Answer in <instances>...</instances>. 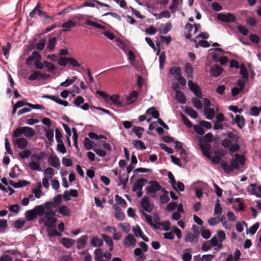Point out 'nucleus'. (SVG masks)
I'll return each mask as SVG.
<instances>
[{
	"label": "nucleus",
	"instance_id": "f257e3e1",
	"mask_svg": "<svg viewBox=\"0 0 261 261\" xmlns=\"http://www.w3.org/2000/svg\"><path fill=\"white\" fill-rule=\"evenodd\" d=\"M230 129L231 130L222 134L225 138L222 141V145L224 148H229L230 152H234L239 150L240 148L239 143L240 137L237 130L232 128Z\"/></svg>",
	"mask_w": 261,
	"mask_h": 261
},
{
	"label": "nucleus",
	"instance_id": "f03ea898",
	"mask_svg": "<svg viewBox=\"0 0 261 261\" xmlns=\"http://www.w3.org/2000/svg\"><path fill=\"white\" fill-rule=\"evenodd\" d=\"M213 140V135L211 133H208L203 137L199 138L198 142L199 146L203 154L208 156V151L212 150V146L210 144Z\"/></svg>",
	"mask_w": 261,
	"mask_h": 261
},
{
	"label": "nucleus",
	"instance_id": "7ed1b4c3",
	"mask_svg": "<svg viewBox=\"0 0 261 261\" xmlns=\"http://www.w3.org/2000/svg\"><path fill=\"white\" fill-rule=\"evenodd\" d=\"M55 215V212L53 210H50L45 213L44 219L39 220V223L41 224L44 223V226L47 227V228H55L57 219Z\"/></svg>",
	"mask_w": 261,
	"mask_h": 261
},
{
	"label": "nucleus",
	"instance_id": "20e7f679",
	"mask_svg": "<svg viewBox=\"0 0 261 261\" xmlns=\"http://www.w3.org/2000/svg\"><path fill=\"white\" fill-rule=\"evenodd\" d=\"M22 134L27 138H31L35 135V131L33 128L30 127H19L15 130L13 134V137L18 138Z\"/></svg>",
	"mask_w": 261,
	"mask_h": 261
},
{
	"label": "nucleus",
	"instance_id": "39448f33",
	"mask_svg": "<svg viewBox=\"0 0 261 261\" xmlns=\"http://www.w3.org/2000/svg\"><path fill=\"white\" fill-rule=\"evenodd\" d=\"M217 19L225 23L235 22L237 19L236 16L231 13H219L217 15Z\"/></svg>",
	"mask_w": 261,
	"mask_h": 261
},
{
	"label": "nucleus",
	"instance_id": "423d86ee",
	"mask_svg": "<svg viewBox=\"0 0 261 261\" xmlns=\"http://www.w3.org/2000/svg\"><path fill=\"white\" fill-rule=\"evenodd\" d=\"M239 163L241 165H244L245 164V158L244 155L237 153L235 154V159H233L230 162V165L232 167V170L238 168Z\"/></svg>",
	"mask_w": 261,
	"mask_h": 261
},
{
	"label": "nucleus",
	"instance_id": "0eeeda50",
	"mask_svg": "<svg viewBox=\"0 0 261 261\" xmlns=\"http://www.w3.org/2000/svg\"><path fill=\"white\" fill-rule=\"evenodd\" d=\"M193 233H188L185 238V241L186 242H191L195 244L198 241V238L199 235V229H193Z\"/></svg>",
	"mask_w": 261,
	"mask_h": 261
},
{
	"label": "nucleus",
	"instance_id": "6e6552de",
	"mask_svg": "<svg viewBox=\"0 0 261 261\" xmlns=\"http://www.w3.org/2000/svg\"><path fill=\"white\" fill-rule=\"evenodd\" d=\"M123 245L126 248H134L136 245V240L133 235L128 234L123 241Z\"/></svg>",
	"mask_w": 261,
	"mask_h": 261
},
{
	"label": "nucleus",
	"instance_id": "1a4fd4ad",
	"mask_svg": "<svg viewBox=\"0 0 261 261\" xmlns=\"http://www.w3.org/2000/svg\"><path fill=\"white\" fill-rule=\"evenodd\" d=\"M149 186H147L146 187V190L148 193L154 194L156 192L161 190V186L156 181H150L149 182Z\"/></svg>",
	"mask_w": 261,
	"mask_h": 261
},
{
	"label": "nucleus",
	"instance_id": "9d476101",
	"mask_svg": "<svg viewBox=\"0 0 261 261\" xmlns=\"http://www.w3.org/2000/svg\"><path fill=\"white\" fill-rule=\"evenodd\" d=\"M147 182V180L144 178L137 179V181L134 184L133 191L136 192L138 190H142L144 184Z\"/></svg>",
	"mask_w": 261,
	"mask_h": 261
},
{
	"label": "nucleus",
	"instance_id": "9b49d317",
	"mask_svg": "<svg viewBox=\"0 0 261 261\" xmlns=\"http://www.w3.org/2000/svg\"><path fill=\"white\" fill-rule=\"evenodd\" d=\"M143 215L145 217L146 222L153 228H160L159 226H157L156 224L158 223V221L159 219V217H156L154 220L155 223H153L152 221V217L150 215H148L144 212H143Z\"/></svg>",
	"mask_w": 261,
	"mask_h": 261
},
{
	"label": "nucleus",
	"instance_id": "f8f14e48",
	"mask_svg": "<svg viewBox=\"0 0 261 261\" xmlns=\"http://www.w3.org/2000/svg\"><path fill=\"white\" fill-rule=\"evenodd\" d=\"M141 205L143 210L148 213H150L153 210V207L150 205L149 200L145 197L142 199Z\"/></svg>",
	"mask_w": 261,
	"mask_h": 261
},
{
	"label": "nucleus",
	"instance_id": "ddd939ff",
	"mask_svg": "<svg viewBox=\"0 0 261 261\" xmlns=\"http://www.w3.org/2000/svg\"><path fill=\"white\" fill-rule=\"evenodd\" d=\"M13 142L16 144L18 148L20 149H24L28 144V141L24 138H19L15 139L14 140Z\"/></svg>",
	"mask_w": 261,
	"mask_h": 261
},
{
	"label": "nucleus",
	"instance_id": "4468645a",
	"mask_svg": "<svg viewBox=\"0 0 261 261\" xmlns=\"http://www.w3.org/2000/svg\"><path fill=\"white\" fill-rule=\"evenodd\" d=\"M76 24V22L72 20H69L62 24L63 28V32H68L70 31L72 28H74Z\"/></svg>",
	"mask_w": 261,
	"mask_h": 261
},
{
	"label": "nucleus",
	"instance_id": "2eb2a0df",
	"mask_svg": "<svg viewBox=\"0 0 261 261\" xmlns=\"http://www.w3.org/2000/svg\"><path fill=\"white\" fill-rule=\"evenodd\" d=\"M58 212L64 217H69L71 215V210L66 205L60 206Z\"/></svg>",
	"mask_w": 261,
	"mask_h": 261
},
{
	"label": "nucleus",
	"instance_id": "dca6fc26",
	"mask_svg": "<svg viewBox=\"0 0 261 261\" xmlns=\"http://www.w3.org/2000/svg\"><path fill=\"white\" fill-rule=\"evenodd\" d=\"M232 123H236L239 128L242 129L245 125V119L243 116L237 115Z\"/></svg>",
	"mask_w": 261,
	"mask_h": 261
},
{
	"label": "nucleus",
	"instance_id": "f3484780",
	"mask_svg": "<svg viewBox=\"0 0 261 261\" xmlns=\"http://www.w3.org/2000/svg\"><path fill=\"white\" fill-rule=\"evenodd\" d=\"M48 162L50 166L57 169H59L60 166V160L57 156H50Z\"/></svg>",
	"mask_w": 261,
	"mask_h": 261
},
{
	"label": "nucleus",
	"instance_id": "a211bd4d",
	"mask_svg": "<svg viewBox=\"0 0 261 261\" xmlns=\"http://www.w3.org/2000/svg\"><path fill=\"white\" fill-rule=\"evenodd\" d=\"M211 244L212 247H217L215 250L218 251L222 247V244L219 242V240L217 238L216 236H214L212 239L208 241Z\"/></svg>",
	"mask_w": 261,
	"mask_h": 261
},
{
	"label": "nucleus",
	"instance_id": "6ab92c4d",
	"mask_svg": "<svg viewBox=\"0 0 261 261\" xmlns=\"http://www.w3.org/2000/svg\"><path fill=\"white\" fill-rule=\"evenodd\" d=\"M134 255L136 256L137 261H143L146 258V256L140 248H136L134 250Z\"/></svg>",
	"mask_w": 261,
	"mask_h": 261
},
{
	"label": "nucleus",
	"instance_id": "aec40b11",
	"mask_svg": "<svg viewBox=\"0 0 261 261\" xmlns=\"http://www.w3.org/2000/svg\"><path fill=\"white\" fill-rule=\"evenodd\" d=\"M174 89L176 91L175 97L178 102L180 103H185L187 99L184 93L179 90H176L175 88Z\"/></svg>",
	"mask_w": 261,
	"mask_h": 261
},
{
	"label": "nucleus",
	"instance_id": "412c9836",
	"mask_svg": "<svg viewBox=\"0 0 261 261\" xmlns=\"http://www.w3.org/2000/svg\"><path fill=\"white\" fill-rule=\"evenodd\" d=\"M181 258L184 261H190L192 259L191 250L190 249L184 250L181 254Z\"/></svg>",
	"mask_w": 261,
	"mask_h": 261
},
{
	"label": "nucleus",
	"instance_id": "4be33fe9",
	"mask_svg": "<svg viewBox=\"0 0 261 261\" xmlns=\"http://www.w3.org/2000/svg\"><path fill=\"white\" fill-rule=\"evenodd\" d=\"M113 208L115 210V215L116 218L122 220L124 218V215L122 210L117 205H113Z\"/></svg>",
	"mask_w": 261,
	"mask_h": 261
},
{
	"label": "nucleus",
	"instance_id": "5701e85b",
	"mask_svg": "<svg viewBox=\"0 0 261 261\" xmlns=\"http://www.w3.org/2000/svg\"><path fill=\"white\" fill-rule=\"evenodd\" d=\"M222 70L223 69L220 66L218 65H215V66L211 68L210 72L213 76L217 77L221 74Z\"/></svg>",
	"mask_w": 261,
	"mask_h": 261
},
{
	"label": "nucleus",
	"instance_id": "b1692460",
	"mask_svg": "<svg viewBox=\"0 0 261 261\" xmlns=\"http://www.w3.org/2000/svg\"><path fill=\"white\" fill-rule=\"evenodd\" d=\"M138 96V92L137 91H132L130 94L127 96L126 100L127 101L128 104H131L134 102L137 98Z\"/></svg>",
	"mask_w": 261,
	"mask_h": 261
},
{
	"label": "nucleus",
	"instance_id": "393cba45",
	"mask_svg": "<svg viewBox=\"0 0 261 261\" xmlns=\"http://www.w3.org/2000/svg\"><path fill=\"white\" fill-rule=\"evenodd\" d=\"M146 114L151 115L152 117L154 119L160 118L159 112L156 110V108L152 107L148 109L146 112Z\"/></svg>",
	"mask_w": 261,
	"mask_h": 261
},
{
	"label": "nucleus",
	"instance_id": "a878e982",
	"mask_svg": "<svg viewBox=\"0 0 261 261\" xmlns=\"http://www.w3.org/2000/svg\"><path fill=\"white\" fill-rule=\"evenodd\" d=\"M109 99L113 102V103L118 107L122 106V102L119 100V96L118 94H114L110 96Z\"/></svg>",
	"mask_w": 261,
	"mask_h": 261
},
{
	"label": "nucleus",
	"instance_id": "bb28decb",
	"mask_svg": "<svg viewBox=\"0 0 261 261\" xmlns=\"http://www.w3.org/2000/svg\"><path fill=\"white\" fill-rule=\"evenodd\" d=\"M41 58V55L40 54L36 51H34L32 53V56H30L27 60V63L28 64H31V62L35 60H39Z\"/></svg>",
	"mask_w": 261,
	"mask_h": 261
},
{
	"label": "nucleus",
	"instance_id": "cd10ccee",
	"mask_svg": "<svg viewBox=\"0 0 261 261\" xmlns=\"http://www.w3.org/2000/svg\"><path fill=\"white\" fill-rule=\"evenodd\" d=\"M185 112L192 118L195 119L198 116L197 112L190 107H186L185 108Z\"/></svg>",
	"mask_w": 261,
	"mask_h": 261
},
{
	"label": "nucleus",
	"instance_id": "c85d7f7f",
	"mask_svg": "<svg viewBox=\"0 0 261 261\" xmlns=\"http://www.w3.org/2000/svg\"><path fill=\"white\" fill-rule=\"evenodd\" d=\"M87 237L82 236L77 241V247L79 249H82L85 247L86 245Z\"/></svg>",
	"mask_w": 261,
	"mask_h": 261
},
{
	"label": "nucleus",
	"instance_id": "c756f323",
	"mask_svg": "<svg viewBox=\"0 0 261 261\" xmlns=\"http://www.w3.org/2000/svg\"><path fill=\"white\" fill-rule=\"evenodd\" d=\"M61 242L63 245L67 248H71L74 243L73 240L66 238H62Z\"/></svg>",
	"mask_w": 261,
	"mask_h": 261
},
{
	"label": "nucleus",
	"instance_id": "7c9ffc66",
	"mask_svg": "<svg viewBox=\"0 0 261 261\" xmlns=\"http://www.w3.org/2000/svg\"><path fill=\"white\" fill-rule=\"evenodd\" d=\"M91 244L95 247H100L103 244V240L97 237H93L91 240Z\"/></svg>",
	"mask_w": 261,
	"mask_h": 261
},
{
	"label": "nucleus",
	"instance_id": "2f4dec72",
	"mask_svg": "<svg viewBox=\"0 0 261 261\" xmlns=\"http://www.w3.org/2000/svg\"><path fill=\"white\" fill-rule=\"evenodd\" d=\"M211 150L208 151V156H206L208 159H210L215 164H219L222 158L223 157L224 154H219V155H215V156H211L210 155Z\"/></svg>",
	"mask_w": 261,
	"mask_h": 261
},
{
	"label": "nucleus",
	"instance_id": "473e14b6",
	"mask_svg": "<svg viewBox=\"0 0 261 261\" xmlns=\"http://www.w3.org/2000/svg\"><path fill=\"white\" fill-rule=\"evenodd\" d=\"M204 115L208 119L212 120L215 115V111L214 108L207 109L203 110Z\"/></svg>",
	"mask_w": 261,
	"mask_h": 261
},
{
	"label": "nucleus",
	"instance_id": "72a5a7b5",
	"mask_svg": "<svg viewBox=\"0 0 261 261\" xmlns=\"http://www.w3.org/2000/svg\"><path fill=\"white\" fill-rule=\"evenodd\" d=\"M25 215L27 220L29 221L34 220L37 217L34 208L27 211L25 212Z\"/></svg>",
	"mask_w": 261,
	"mask_h": 261
},
{
	"label": "nucleus",
	"instance_id": "f704fd0d",
	"mask_svg": "<svg viewBox=\"0 0 261 261\" xmlns=\"http://www.w3.org/2000/svg\"><path fill=\"white\" fill-rule=\"evenodd\" d=\"M133 144L134 145L135 147L138 149L141 150H145L146 149V146L145 145L144 143L139 140H135L133 141Z\"/></svg>",
	"mask_w": 261,
	"mask_h": 261
},
{
	"label": "nucleus",
	"instance_id": "c9c22d12",
	"mask_svg": "<svg viewBox=\"0 0 261 261\" xmlns=\"http://www.w3.org/2000/svg\"><path fill=\"white\" fill-rule=\"evenodd\" d=\"M42 98H48L49 99L53 101H55L56 102L58 103V104H60L61 105H62L63 101L61 99L59 98L58 96H56L54 95H43L42 96Z\"/></svg>",
	"mask_w": 261,
	"mask_h": 261
},
{
	"label": "nucleus",
	"instance_id": "e433bc0d",
	"mask_svg": "<svg viewBox=\"0 0 261 261\" xmlns=\"http://www.w3.org/2000/svg\"><path fill=\"white\" fill-rule=\"evenodd\" d=\"M85 24L87 25L92 26L96 28H98L100 29H105V26L102 25L97 22L93 21L90 19H87L85 21Z\"/></svg>",
	"mask_w": 261,
	"mask_h": 261
},
{
	"label": "nucleus",
	"instance_id": "4c0bfd02",
	"mask_svg": "<svg viewBox=\"0 0 261 261\" xmlns=\"http://www.w3.org/2000/svg\"><path fill=\"white\" fill-rule=\"evenodd\" d=\"M133 230L135 236L137 237H140L145 242H148V238L143 233L141 229H133Z\"/></svg>",
	"mask_w": 261,
	"mask_h": 261
},
{
	"label": "nucleus",
	"instance_id": "58836bf2",
	"mask_svg": "<svg viewBox=\"0 0 261 261\" xmlns=\"http://www.w3.org/2000/svg\"><path fill=\"white\" fill-rule=\"evenodd\" d=\"M94 259L95 261H103V252L100 249H97L94 251Z\"/></svg>",
	"mask_w": 261,
	"mask_h": 261
},
{
	"label": "nucleus",
	"instance_id": "ea45409f",
	"mask_svg": "<svg viewBox=\"0 0 261 261\" xmlns=\"http://www.w3.org/2000/svg\"><path fill=\"white\" fill-rule=\"evenodd\" d=\"M162 191L163 192H164L165 194L160 196V200L161 201L162 203L165 204L167 203L170 200L169 197H168V192L164 188H163L162 190Z\"/></svg>",
	"mask_w": 261,
	"mask_h": 261
},
{
	"label": "nucleus",
	"instance_id": "a19ab883",
	"mask_svg": "<svg viewBox=\"0 0 261 261\" xmlns=\"http://www.w3.org/2000/svg\"><path fill=\"white\" fill-rule=\"evenodd\" d=\"M34 210L36 214V216H42L45 214V209L42 205L36 206Z\"/></svg>",
	"mask_w": 261,
	"mask_h": 261
},
{
	"label": "nucleus",
	"instance_id": "79ce46f5",
	"mask_svg": "<svg viewBox=\"0 0 261 261\" xmlns=\"http://www.w3.org/2000/svg\"><path fill=\"white\" fill-rule=\"evenodd\" d=\"M170 73L172 75H176L175 76H179L181 74L180 67L176 66L172 67L170 68Z\"/></svg>",
	"mask_w": 261,
	"mask_h": 261
},
{
	"label": "nucleus",
	"instance_id": "37998d69",
	"mask_svg": "<svg viewBox=\"0 0 261 261\" xmlns=\"http://www.w3.org/2000/svg\"><path fill=\"white\" fill-rule=\"evenodd\" d=\"M171 27L172 25L171 23H166L165 25H164L162 28L160 29L159 32L161 34H166L168 33L169 31H170Z\"/></svg>",
	"mask_w": 261,
	"mask_h": 261
},
{
	"label": "nucleus",
	"instance_id": "c03bdc74",
	"mask_svg": "<svg viewBox=\"0 0 261 261\" xmlns=\"http://www.w3.org/2000/svg\"><path fill=\"white\" fill-rule=\"evenodd\" d=\"M144 130V128L140 126H134L133 128V132H134L136 136L139 138H141L142 136V132Z\"/></svg>",
	"mask_w": 261,
	"mask_h": 261
},
{
	"label": "nucleus",
	"instance_id": "a18cd8bd",
	"mask_svg": "<svg viewBox=\"0 0 261 261\" xmlns=\"http://www.w3.org/2000/svg\"><path fill=\"white\" fill-rule=\"evenodd\" d=\"M193 68L190 64H187L185 66V71L187 75V77L191 78L193 77Z\"/></svg>",
	"mask_w": 261,
	"mask_h": 261
},
{
	"label": "nucleus",
	"instance_id": "49530a36",
	"mask_svg": "<svg viewBox=\"0 0 261 261\" xmlns=\"http://www.w3.org/2000/svg\"><path fill=\"white\" fill-rule=\"evenodd\" d=\"M221 166L222 168L223 171L226 173H229L230 172L233 171L230 165H228L225 162H222L221 163Z\"/></svg>",
	"mask_w": 261,
	"mask_h": 261
},
{
	"label": "nucleus",
	"instance_id": "de8ad7c7",
	"mask_svg": "<svg viewBox=\"0 0 261 261\" xmlns=\"http://www.w3.org/2000/svg\"><path fill=\"white\" fill-rule=\"evenodd\" d=\"M240 73L243 79L248 80V72L246 67L243 65L241 66Z\"/></svg>",
	"mask_w": 261,
	"mask_h": 261
},
{
	"label": "nucleus",
	"instance_id": "09e8293b",
	"mask_svg": "<svg viewBox=\"0 0 261 261\" xmlns=\"http://www.w3.org/2000/svg\"><path fill=\"white\" fill-rule=\"evenodd\" d=\"M115 199L118 204L123 207L126 206L127 204L126 202L123 198L119 196L118 194L115 195Z\"/></svg>",
	"mask_w": 261,
	"mask_h": 261
},
{
	"label": "nucleus",
	"instance_id": "8fccbe9b",
	"mask_svg": "<svg viewBox=\"0 0 261 261\" xmlns=\"http://www.w3.org/2000/svg\"><path fill=\"white\" fill-rule=\"evenodd\" d=\"M192 102H193V106L197 109H201L202 108V102L196 97H193L192 99Z\"/></svg>",
	"mask_w": 261,
	"mask_h": 261
},
{
	"label": "nucleus",
	"instance_id": "3c124183",
	"mask_svg": "<svg viewBox=\"0 0 261 261\" xmlns=\"http://www.w3.org/2000/svg\"><path fill=\"white\" fill-rule=\"evenodd\" d=\"M76 79L77 77L76 76H73L71 79H67L65 81L62 82L60 84V86L66 87L73 83Z\"/></svg>",
	"mask_w": 261,
	"mask_h": 261
},
{
	"label": "nucleus",
	"instance_id": "603ef678",
	"mask_svg": "<svg viewBox=\"0 0 261 261\" xmlns=\"http://www.w3.org/2000/svg\"><path fill=\"white\" fill-rule=\"evenodd\" d=\"M166 61V54L165 51H162L159 56L160 68L163 69Z\"/></svg>",
	"mask_w": 261,
	"mask_h": 261
},
{
	"label": "nucleus",
	"instance_id": "864d4df0",
	"mask_svg": "<svg viewBox=\"0 0 261 261\" xmlns=\"http://www.w3.org/2000/svg\"><path fill=\"white\" fill-rule=\"evenodd\" d=\"M48 236L50 237H60L62 236L61 232H58V229H46Z\"/></svg>",
	"mask_w": 261,
	"mask_h": 261
},
{
	"label": "nucleus",
	"instance_id": "5fc2aeb1",
	"mask_svg": "<svg viewBox=\"0 0 261 261\" xmlns=\"http://www.w3.org/2000/svg\"><path fill=\"white\" fill-rule=\"evenodd\" d=\"M44 66L48 69V71L50 72L54 71L56 69L55 66L51 63L46 61H43Z\"/></svg>",
	"mask_w": 261,
	"mask_h": 261
},
{
	"label": "nucleus",
	"instance_id": "6e6d98bb",
	"mask_svg": "<svg viewBox=\"0 0 261 261\" xmlns=\"http://www.w3.org/2000/svg\"><path fill=\"white\" fill-rule=\"evenodd\" d=\"M29 184V182L25 180H19L18 182H15L13 185V187L15 188H18L20 187H25Z\"/></svg>",
	"mask_w": 261,
	"mask_h": 261
},
{
	"label": "nucleus",
	"instance_id": "4d7b16f0",
	"mask_svg": "<svg viewBox=\"0 0 261 261\" xmlns=\"http://www.w3.org/2000/svg\"><path fill=\"white\" fill-rule=\"evenodd\" d=\"M42 73L38 71H34L28 78L30 81H34L36 79H40Z\"/></svg>",
	"mask_w": 261,
	"mask_h": 261
},
{
	"label": "nucleus",
	"instance_id": "13d9d810",
	"mask_svg": "<svg viewBox=\"0 0 261 261\" xmlns=\"http://www.w3.org/2000/svg\"><path fill=\"white\" fill-rule=\"evenodd\" d=\"M220 200L217 199V203L215 204V209H214V213L215 215H220L222 214V208L219 203Z\"/></svg>",
	"mask_w": 261,
	"mask_h": 261
},
{
	"label": "nucleus",
	"instance_id": "bf43d9fd",
	"mask_svg": "<svg viewBox=\"0 0 261 261\" xmlns=\"http://www.w3.org/2000/svg\"><path fill=\"white\" fill-rule=\"evenodd\" d=\"M54 135V131L51 129H47L45 133V136L50 143L53 141Z\"/></svg>",
	"mask_w": 261,
	"mask_h": 261
},
{
	"label": "nucleus",
	"instance_id": "052dcab7",
	"mask_svg": "<svg viewBox=\"0 0 261 261\" xmlns=\"http://www.w3.org/2000/svg\"><path fill=\"white\" fill-rule=\"evenodd\" d=\"M67 60V62L73 67H79L80 65L78 61L73 58L68 57Z\"/></svg>",
	"mask_w": 261,
	"mask_h": 261
},
{
	"label": "nucleus",
	"instance_id": "680f3d73",
	"mask_svg": "<svg viewBox=\"0 0 261 261\" xmlns=\"http://www.w3.org/2000/svg\"><path fill=\"white\" fill-rule=\"evenodd\" d=\"M54 169L50 167L47 168L44 171V176L45 177L49 176L50 178H52L53 176L54 175Z\"/></svg>",
	"mask_w": 261,
	"mask_h": 261
},
{
	"label": "nucleus",
	"instance_id": "e2e57ef3",
	"mask_svg": "<svg viewBox=\"0 0 261 261\" xmlns=\"http://www.w3.org/2000/svg\"><path fill=\"white\" fill-rule=\"evenodd\" d=\"M84 145L85 147L87 150H90L92 148V142L91 140L88 138H85L84 141Z\"/></svg>",
	"mask_w": 261,
	"mask_h": 261
},
{
	"label": "nucleus",
	"instance_id": "0e129e2a",
	"mask_svg": "<svg viewBox=\"0 0 261 261\" xmlns=\"http://www.w3.org/2000/svg\"><path fill=\"white\" fill-rule=\"evenodd\" d=\"M30 167L32 170L41 171V168L39 163L32 161L29 164Z\"/></svg>",
	"mask_w": 261,
	"mask_h": 261
},
{
	"label": "nucleus",
	"instance_id": "69168bd1",
	"mask_svg": "<svg viewBox=\"0 0 261 261\" xmlns=\"http://www.w3.org/2000/svg\"><path fill=\"white\" fill-rule=\"evenodd\" d=\"M163 236L164 238L166 239L172 240L175 237V232H174L173 229H171V230L169 232H166L165 233H164Z\"/></svg>",
	"mask_w": 261,
	"mask_h": 261
},
{
	"label": "nucleus",
	"instance_id": "338daca9",
	"mask_svg": "<svg viewBox=\"0 0 261 261\" xmlns=\"http://www.w3.org/2000/svg\"><path fill=\"white\" fill-rule=\"evenodd\" d=\"M116 41L117 42V45L126 53L127 51V46L125 43L119 39H117Z\"/></svg>",
	"mask_w": 261,
	"mask_h": 261
},
{
	"label": "nucleus",
	"instance_id": "774afa93",
	"mask_svg": "<svg viewBox=\"0 0 261 261\" xmlns=\"http://www.w3.org/2000/svg\"><path fill=\"white\" fill-rule=\"evenodd\" d=\"M56 41L57 40L55 37H53L50 39L47 44V48L50 50H53L55 48Z\"/></svg>",
	"mask_w": 261,
	"mask_h": 261
}]
</instances>
